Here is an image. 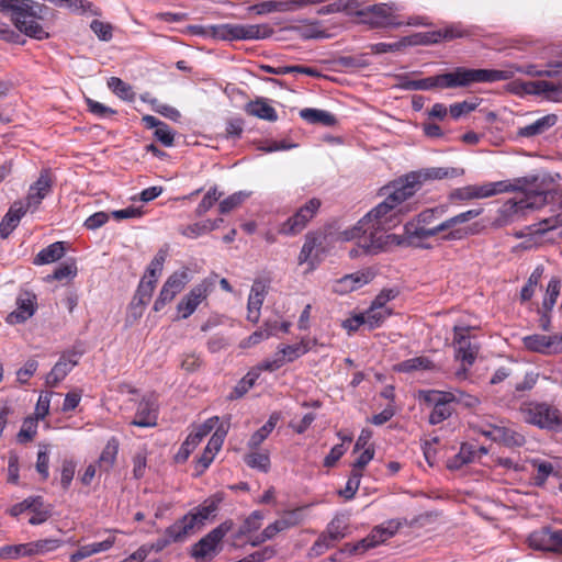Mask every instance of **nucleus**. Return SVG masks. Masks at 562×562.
Here are the masks:
<instances>
[{"instance_id":"obj_6","label":"nucleus","mask_w":562,"mask_h":562,"mask_svg":"<svg viewBox=\"0 0 562 562\" xmlns=\"http://www.w3.org/2000/svg\"><path fill=\"white\" fill-rule=\"evenodd\" d=\"M520 411L526 423L549 430L562 431V415L554 406L536 403L526 405Z\"/></svg>"},{"instance_id":"obj_14","label":"nucleus","mask_w":562,"mask_h":562,"mask_svg":"<svg viewBox=\"0 0 562 562\" xmlns=\"http://www.w3.org/2000/svg\"><path fill=\"white\" fill-rule=\"evenodd\" d=\"M482 209H471L465 212L459 213L450 218L446 220L449 232L441 236V239L445 241L452 240H461L469 235L473 234V231L468 227H459V225L464 224L482 213Z\"/></svg>"},{"instance_id":"obj_47","label":"nucleus","mask_w":562,"mask_h":562,"mask_svg":"<svg viewBox=\"0 0 562 562\" xmlns=\"http://www.w3.org/2000/svg\"><path fill=\"white\" fill-rule=\"evenodd\" d=\"M267 293V286L261 281H256L250 290V294L248 297V306L254 308L252 311L260 310Z\"/></svg>"},{"instance_id":"obj_7","label":"nucleus","mask_w":562,"mask_h":562,"mask_svg":"<svg viewBox=\"0 0 562 562\" xmlns=\"http://www.w3.org/2000/svg\"><path fill=\"white\" fill-rule=\"evenodd\" d=\"M234 522L225 520L207 535L201 538L191 548V557L198 562H209L220 552V543L223 538L232 530Z\"/></svg>"},{"instance_id":"obj_41","label":"nucleus","mask_w":562,"mask_h":562,"mask_svg":"<svg viewBox=\"0 0 562 562\" xmlns=\"http://www.w3.org/2000/svg\"><path fill=\"white\" fill-rule=\"evenodd\" d=\"M390 308H379L371 305L369 310L363 313V319L369 330H372L382 325L387 316L391 315Z\"/></svg>"},{"instance_id":"obj_11","label":"nucleus","mask_w":562,"mask_h":562,"mask_svg":"<svg viewBox=\"0 0 562 562\" xmlns=\"http://www.w3.org/2000/svg\"><path fill=\"white\" fill-rule=\"evenodd\" d=\"M325 236L322 233L310 232L299 255V263L307 262L310 269H315L325 256Z\"/></svg>"},{"instance_id":"obj_50","label":"nucleus","mask_w":562,"mask_h":562,"mask_svg":"<svg viewBox=\"0 0 562 562\" xmlns=\"http://www.w3.org/2000/svg\"><path fill=\"white\" fill-rule=\"evenodd\" d=\"M192 432L187 437V439L182 442L179 451L175 456V460L178 463H183L187 461L191 452L196 448V446L201 442Z\"/></svg>"},{"instance_id":"obj_15","label":"nucleus","mask_w":562,"mask_h":562,"mask_svg":"<svg viewBox=\"0 0 562 562\" xmlns=\"http://www.w3.org/2000/svg\"><path fill=\"white\" fill-rule=\"evenodd\" d=\"M221 502L222 497L214 495L198 506L193 512H190L182 518L178 519V521L182 522L183 525H186V522H190V525H192L190 530L191 536L195 532L196 529L204 525V521L209 519L210 516H212L217 510Z\"/></svg>"},{"instance_id":"obj_22","label":"nucleus","mask_w":562,"mask_h":562,"mask_svg":"<svg viewBox=\"0 0 562 562\" xmlns=\"http://www.w3.org/2000/svg\"><path fill=\"white\" fill-rule=\"evenodd\" d=\"M526 178H535L536 181L528 183L525 188H520L517 191L525 192V198L520 199L526 210H537L547 204V198L549 192L538 189V176H527Z\"/></svg>"},{"instance_id":"obj_59","label":"nucleus","mask_w":562,"mask_h":562,"mask_svg":"<svg viewBox=\"0 0 562 562\" xmlns=\"http://www.w3.org/2000/svg\"><path fill=\"white\" fill-rule=\"evenodd\" d=\"M30 554L29 543L4 546L0 548V558L16 559L19 557H27Z\"/></svg>"},{"instance_id":"obj_19","label":"nucleus","mask_w":562,"mask_h":562,"mask_svg":"<svg viewBox=\"0 0 562 562\" xmlns=\"http://www.w3.org/2000/svg\"><path fill=\"white\" fill-rule=\"evenodd\" d=\"M18 308L8 316L11 324H20L32 317L36 311V295L30 291L20 292L16 299Z\"/></svg>"},{"instance_id":"obj_10","label":"nucleus","mask_w":562,"mask_h":562,"mask_svg":"<svg viewBox=\"0 0 562 562\" xmlns=\"http://www.w3.org/2000/svg\"><path fill=\"white\" fill-rule=\"evenodd\" d=\"M464 175L463 168L454 167H430L424 168L419 171L411 172L402 179L404 184L413 187V195L420 188V186L428 180H442L458 178Z\"/></svg>"},{"instance_id":"obj_26","label":"nucleus","mask_w":562,"mask_h":562,"mask_svg":"<svg viewBox=\"0 0 562 562\" xmlns=\"http://www.w3.org/2000/svg\"><path fill=\"white\" fill-rule=\"evenodd\" d=\"M76 355L66 356L63 355L60 359L55 363L50 372L46 375V384L50 387L57 386L63 381L68 372L77 366V359H74Z\"/></svg>"},{"instance_id":"obj_52","label":"nucleus","mask_w":562,"mask_h":562,"mask_svg":"<svg viewBox=\"0 0 562 562\" xmlns=\"http://www.w3.org/2000/svg\"><path fill=\"white\" fill-rule=\"evenodd\" d=\"M462 36L463 33L459 29L451 26L445 29L443 31H437L429 35H426V40L424 41V43H438L441 40L450 41Z\"/></svg>"},{"instance_id":"obj_64","label":"nucleus","mask_w":562,"mask_h":562,"mask_svg":"<svg viewBox=\"0 0 562 562\" xmlns=\"http://www.w3.org/2000/svg\"><path fill=\"white\" fill-rule=\"evenodd\" d=\"M90 27L99 40L108 42L112 38L113 26L110 23L93 20Z\"/></svg>"},{"instance_id":"obj_35","label":"nucleus","mask_w":562,"mask_h":562,"mask_svg":"<svg viewBox=\"0 0 562 562\" xmlns=\"http://www.w3.org/2000/svg\"><path fill=\"white\" fill-rule=\"evenodd\" d=\"M65 243L63 241H56L47 246L46 248L42 249L35 260V265H46L50 262H55L58 259H60L65 254Z\"/></svg>"},{"instance_id":"obj_23","label":"nucleus","mask_w":562,"mask_h":562,"mask_svg":"<svg viewBox=\"0 0 562 562\" xmlns=\"http://www.w3.org/2000/svg\"><path fill=\"white\" fill-rule=\"evenodd\" d=\"M526 211L522 201L510 199L501 206L493 224L496 227L506 226L524 216Z\"/></svg>"},{"instance_id":"obj_53","label":"nucleus","mask_w":562,"mask_h":562,"mask_svg":"<svg viewBox=\"0 0 562 562\" xmlns=\"http://www.w3.org/2000/svg\"><path fill=\"white\" fill-rule=\"evenodd\" d=\"M263 519V514L260 510L252 512L243 522L239 528L238 535L245 536L252 531H256L261 526V520Z\"/></svg>"},{"instance_id":"obj_3","label":"nucleus","mask_w":562,"mask_h":562,"mask_svg":"<svg viewBox=\"0 0 562 562\" xmlns=\"http://www.w3.org/2000/svg\"><path fill=\"white\" fill-rule=\"evenodd\" d=\"M536 181L535 178H516L514 181L502 180L483 184H469L453 189L448 199L450 202H465L477 199H486L504 192H513L525 188L528 183Z\"/></svg>"},{"instance_id":"obj_51","label":"nucleus","mask_w":562,"mask_h":562,"mask_svg":"<svg viewBox=\"0 0 562 562\" xmlns=\"http://www.w3.org/2000/svg\"><path fill=\"white\" fill-rule=\"evenodd\" d=\"M167 258V252L165 250H159L154 259L150 261L147 271L144 277H148L147 279L157 282L158 276L162 270L164 262Z\"/></svg>"},{"instance_id":"obj_45","label":"nucleus","mask_w":562,"mask_h":562,"mask_svg":"<svg viewBox=\"0 0 562 562\" xmlns=\"http://www.w3.org/2000/svg\"><path fill=\"white\" fill-rule=\"evenodd\" d=\"M543 273V267H537L530 274L527 283L520 291V299L522 302L529 301L533 294L537 285L539 284Z\"/></svg>"},{"instance_id":"obj_33","label":"nucleus","mask_w":562,"mask_h":562,"mask_svg":"<svg viewBox=\"0 0 562 562\" xmlns=\"http://www.w3.org/2000/svg\"><path fill=\"white\" fill-rule=\"evenodd\" d=\"M402 527V522L397 519H390L382 525L374 527L370 532V540H376V546L385 542L392 538L398 529Z\"/></svg>"},{"instance_id":"obj_55","label":"nucleus","mask_w":562,"mask_h":562,"mask_svg":"<svg viewBox=\"0 0 562 562\" xmlns=\"http://www.w3.org/2000/svg\"><path fill=\"white\" fill-rule=\"evenodd\" d=\"M61 541L57 539H44L29 543L30 554H43L57 549Z\"/></svg>"},{"instance_id":"obj_34","label":"nucleus","mask_w":562,"mask_h":562,"mask_svg":"<svg viewBox=\"0 0 562 562\" xmlns=\"http://www.w3.org/2000/svg\"><path fill=\"white\" fill-rule=\"evenodd\" d=\"M117 453L119 441L116 438L113 437L106 442L105 447L103 448L100 454V458L98 460L100 470L109 472L115 463Z\"/></svg>"},{"instance_id":"obj_25","label":"nucleus","mask_w":562,"mask_h":562,"mask_svg":"<svg viewBox=\"0 0 562 562\" xmlns=\"http://www.w3.org/2000/svg\"><path fill=\"white\" fill-rule=\"evenodd\" d=\"M26 213V207L22 201H15L9 209L0 223V237L5 239L19 225L22 216Z\"/></svg>"},{"instance_id":"obj_39","label":"nucleus","mask_w":562,"mask_h":562,"mask_svg":"<svg viewBox=\"0 0 562 562\" xmlns=\"http://www.w3.org/2000/svg\"><path fill=\"white\" fill-rule=\"evenodd\" d=\"M292 30H294L304 40L329 37V34L322 29V22L318 20L310 21L305 26H294Z\"/></svg>"},{"instance_id":"obj_44","label":"nucleus","mask_w":562,"mask_h":562,"mask_svg":"<svg viewBox=\"0 0 562 562\" xmlns=\"http://www.w3.org/2000/svg\"><path fill=\"white\" fill-rule=\"evenodd\" d=\"M475 453L472 446L463 443L459 453L449 461L448 467L452 470L460 469L462 465L472 462L475 458Z\"/></svg>"},{"instance_id":"obj_36","label":"nucleus","mask_w":562,"mask_h":562,"mask_svg":"<svg viewBox=\"0 0 562 562\" xmlns=\"http://www.w3.org/2000/svg\"><path fill=\"white\" fill-rule=\"evenodd\" d=\"M279 418L278 413H272L266 424L251 435L248 441V448L256 450L274 429Z\"/></svg>"},{"instance_id":"obj_37","label":"nucleus","mask_w":562,"mask_h":562,"mask_svg":"<svg viewBox=\"0 0 562 562\" xmlns=\"http://www.w3.org/2000/svg\"><path fill=\"white\" fill-rule=\"evenodd\" d=\"M348 528L347 521L341 517H335L327 526L326 531L322 533L327 541L334 546L339 540L346 537Z\"/></svg>"},{"instance_id":"obj_28","label":"nucleus","mask_w":562,"mask_h":562,"mask_svg":"<svg viewBox=\"0 0 562 562\" xmlns=\"http://www.w3.org/2000/svg\"><path fill=\"white\" fill-rule=\"evenodd\" d=\"M514 85L518 86L520 90L527 94H546L547 97H551L553 93L559 92L562 88V82L554 83L552 81L546 80L527 81L519 83L515 82Z\"/></svg>"},{"instance_id":"obj_12","label":"nucleus","mask_w":562,"mask_h":562,"mask_svg":"<svg viewBox=\"0 0 562 562\" xmlns=\"http://www.w3.org/2000/svg\"><path fill=\"white\" fill-rule=\"evenodd\" d=\"M524 347L542 355L562 353V334L550 336L533 334L522 338Z\"/></svg>"},{"instance_id":"obj_46","label":"nucleus","mask_w":562,"mask_h":562,"mask_svg":"<svg viewBox=\"0 0 562 562\" xmlns=\"http://www.w3.org/2000/svg\"><path fill=\"white\" fill-rule=\"evenodd\" d=\"M245 462L252 469H258L262 472H268L270 469V458L268 453L252 451L245 456Z\"/></svg>"},{"instance_id":"obj_27","label":"nucleus","mask_w":562,"mask_h":562,"mask_svg":"<svg viewBox=\"0 0 562 562\" xmlns=\"http://www.w3.org/2000/svg\"><path fill=\"white\" fill-rule=\"evenodd\" d=\"M301 520L302 515L300 509L285 512L281 518L265 528V536L274 538L279 532L297 526Z\"/></svg>"},{"instance_id":"obj_4","label":"nucleus","mask_w":562,"mask_h":562,"mask_svg":"<svg viewBox=\"0 0 562 562\" xmlns=\"http://www.w3.org/2000/svg\"><path fill=\"white\" fill-rule=\"evenodd\" d=\"M26 5L19 3L23 8V11L14 10L10 14L11 21L20 33L34 40H46L49 37V33L44 30L40 24V20H43L48 11V7L33 0H24Z\"/></svg>"},{"instance_id":"obj_5","label":"nucleus","mask_w":562,"mask_h":562,"mask_svg":"<svg viewBox=\"0 0 562 562\" xmlns=\"http://www.w3.org/2000/svg\"><path fill=\"white\" fill-rule=\"evenodd\" d=\"M212 37L222 41L263 40L273 34V29L267 24H220L210 27Z\"/></svg>"},{"instance_id":"obj_9","label":"nucleus","mask_w":562,"mask_h":562,"mask_svg":"<svg viewBox=\"0 0 562 562\" xmlns=\"http://www.w3.org/2000/svg\"><path fill=\"white\" fill-rule=\"evenodd\" d=\"M322 202L313 198L302 205L291 217L283 222L278 232L286 236H294L301 233L307 223L316 215Z\"/></svg>"},{"instance_id":"obj_29","label":"nucleus","mask_w":562,"mask_h":562,"mask_svg":"<svg viewBox=\"0 0 562 562\" xmlns=\"http://www.w3.org/2000/svg\"><path fill=\"white\" fill-rule=\"evenodd\" d=\"M405 234L409 238L426 239L438 235L439 233H448L449 228L446 221L435 226H418L414 222H409L404 226Z\"/></svg>"},{"instance_id":"obj_2","label":"nucleus","mask_w":562,"mask_h":562,"mask_svg":"<svg viewBox=\"0 0 562 562\" xmlns=\"http://www.w3.org/2000/svg\"><path fill=\"white\" fill-rule=\"evenodd\" d=\"M514 75L513 70L456 67L451 71L423 79H405L400 86L405 90L413 91L469 88L474 83L509 80Z\"/></svg>"},{"instance_id":"obj_16","label":"nucleus","mask_w":562,"mask_h":562,"mask_svg":"<svg viewBox=\"0 0 562 562\" xmlns=\"http://www.w3.org/2000/svg\"><path fill=\"white\" fill-rule=\"evenodd\" d=\"M191 528L190 522L183 525L177 520L165 530V537L157 539L148 549L160 552L172 542H183L190 536Z\"/></svg>"},{"instance_id":"obj_60","label":"nucleus","mask_w":562,"mask_h":562,"mask_svg":"<svg viewBox=\"0 0 562 562\" xmlns=\"http://www.w3.org/2000/svg\"><path fill=\"white\" fill-rule=\"evenodd\" d=\"M443 213H445L443 206L427 209L417 215L416 222H414V223L418 226H428L431 223H434V221L437 217H440Z\"/></svg>"},{"instance_id":"obj_49","label":"nucleus","mask_w":562,"mask_h":562,"mask_svg":"<svg viewBox=\"0 0 562 562\" xmlns=\"http://www.w3.org/2000/svg\"><path fill=\"white\" fill-rule=\"evenodd\" d=\"M560 279L552 278L547 286V293L542 302V310L551 311L557 302V299L560 294Z\"/></svg>"},{"instance_id":"obj_48","label":"nucleus","mask_w":562,"mask_h":562,"mask_svg":"<svg viewBox=\"0 0 562 562\" xmlns=\"http://www.w3.org/2000/svg\"><path fill=\"white\" fill-rule=\"evenodd\" d=\"M189 281L188 269L175 271L164 283L173 293H180Z\"/></svg>"},{"instance_id":"obj_42","label":"nucleus","mask_w":562,"mask_h":562,"mask_svg":"<svg viewBox=\"0 0 562 562\" xmlns=\"http://www.w3.org/2000/svg\"><path fill=\"white\" fill-rule=\"evenodd\" d=\"M259 378V372L256 370H250L234 387V390L228 395L229 400H237L243 397L256 383Z\"/></svg>"},{"instance_id":"obj_56","label":"nucleus","mask_w":562,"mask_h":562,"mask_svg":"<svg viewBox=\"0 0 562 562\" xmlns=\"http://www.w3.org/2000/svg\"><path fill=\"white\" fill-rule=\"evenodd\" d=\"M222 196L221 192H217L216 188H211L205 195L203 196L202 201L199 203V205L195 209V215L202 216L204 215L213 205L215 202Z\"/></svg>"},{"instance_id":"obj_24","label":"nucleus","mask_w":562,"mask_h":562,"mask_svg":"<svg viewBox=\"0 0 562 562\" xmlns=\"http://www.w3.org/2000/svg\"><path fill=\"white\" fill-rule=\"evenodd\" d=\"M530 546L539 550L554 551L562 547V530H542L535 532L529 538Z\"/></svg>"},{"instance_id":"obj_18","label":"nucleus","mask_w":562,"mask_h":562,"mask_svg":"<svg viewBox=\"0 0 562 562\" xmlns=\"http://www.w3.org/2000/svg\"><path fill=\"white\" fill-rule=\"evenodd\" d=\"M156 397L154 395L144 396L137 406V411L131 425L137 427H154L157 424Z\"/></svg>"},{"instance_id":"obj_13","label":"nucleus","mask_w":562,"mask_h":562,"mask_svg":"<svg viewBox=\"0 0 562 562\" xmlns=\"http://www.w3.org/2000/svg\"><path fill=\"white\" fill-rule=\"evenodd\" d=\"M453 345L456 358L460 359L463 364L472 366L476 359L479 347L471 342L470 327H453Z\"/></svg>"},{"instance_id":"obj_61","label":"nucleus","mask_w":562,"mask_h":562,"mask_svg":"<svg viewBox=\"0 0 562 562\" xmlns=\"http://www.w3.org/2000/svg\"><path fill=\"white\" fill-rule=\"evenodd\" d=\"M362 477V473H358V470L351 471V474L347 481L346 487L339 492V495L344 496L346 499L353 498L360 486V480Z\"/></svg>"},{"instance_id":"obj_31","label":"nucleus","mask_w":562,"mask_h":562,"mask_svg":"<svg viewBox=\"0 0 562 562\" xmlns=\"http://www.w3.org/2000/svg\"><path fill=\"white\" fill-rule=\"evenodd\" d=\"M245 111L251 116L269 122H276L278 120L277 111L262 98L248 102L245 106Z\"/></svg>"},{"instance_id":"obj_57","label":"nucleus","mask_w":562,"mask_h":562,"mask_svg":"<svg viewBox=\"0 0 562 562\" xmlns=\"http://www.w3.org/2000/svg\"><path fill=\"white\" fill-rule=\"evenodd\" d=\"M249 196L248 193L239 191L236 192L228 198L224 199L218 206V210L222 214H227L232 210L239 206Z\"/></svg>"},{"instance_id":"obj_63","label":"nucleus","mask_w":562,"mask_h":562,"mask_svg":"<svg viewBox=\"0 0 562 562\" xmlns=\"http://www.w3.org/2000/svg\"><path fill=\"white\" fill-rule=\"evenodd\" d=\"M77 274V266L75 261L61 263L57 267L52 276H48V279L53 280H64L67 278H74Z\"/></svg>"},{"instance_id":"obj_54","label":"nucleus","mask_w":562,"mask_h":562,"mask_svg":"<svg viewBox=\"0 0 562 562\" xmlns=\"http://www.w3.org/2000/svg\"><path fill=\"white\" fill-rule=\"evenodd\" d=\"M398 367L401 371L411 372L415 370H429L432 369L434 364L426 357H417L403 361Z\"/></svg>"},{"instance_id":"obj_17","label":"nucleus","mask_w":562,"mask_h":562,"mask_svg":"<svg viewBox=\"0 0 562 562\" xmlns=\"http://www.w3.org/2000/svg\"><path fill=\"white\" fill-rule=\"evenodd\" d=\"M207 294L209 285L204 282L192 288L177 305V310L181 314L180 318H188L192 315L201 302L207 297Z\"/></svg>"},{"instance_id":"obj_38","label":"nucleus","mask_w":562,"mask_h":562,"mask_svg":"<svg viewBox=\"0 0 562 562\" xmlns=\"http://www.w3.org/2000/svg\"><path fill=\"white\" fill-rule=\"evenodd\" d=\"M496 442L503 443L506 447H521L525 445V436L517 432L512 428L504 426L496 427Z\"/></svg>"},{"instance_id":"obj_30","label":"nucleus","mask_w":562,"mask_h":562,"mask_svg":"<svg viewBox=\"0 0 562 562\" xmlns=\"http://www.w3.org/2000/svg\"><path fill=\"white\" fill-rule=\"evenodd\" d=\"M557 122L558 116L555 114H548L538 119L531 124L518 128L517 135L520 137H532L536 135H540L547 132L552 126H554Z\"/></svg>"},{"instance_id":"obj_58","label":"nucleus","mask_w":562,"mask_h":562,"mask_svg":"<svg viewBox=\"0 0 562 562\" xmlns=\"http://www.w3.org/2000/svg\"><path fill=\"white\" fill-rule=\"evenodd\" d=\"M285 4H283V1H265L258 4H254L249 7V11L262 15L268 14L272 12H284Z\"/></svg>"},{"instance_id":"obj_8","label":"nucleus","mask_w":562,"mask_h":562,"mask_svg":"<svg viewBox=\"0 0 562 562\" xmlns=\"http://www.w3.org/2000/svg\"><path fill=\"white\" fill-rule=\"evenodd\" d=\"M422 398L434 406L429 415V424L431 425H437L448 419L453 412L450 404L453 403V401H461L453 392L435 390L423 392Z\"/></svg>"},{"instance_id":"obj_43","label":"nucleus","mask_w":562,"mask_h":562,"mask_svg":"<svg viewBox=\"0 0 562 562\" xmlns=\"http://www.w3.org/2000/svg\"><path fill=\"white\" fill-rule=\"evenodd\" d=\"M108 87L119 98L126 100V101L134 100L135 93L133 92L132 87L128 83L124 82L122 79H120L117 77H111L108 80Z\"/></svg>"},{"instance_id":"obj_20","label":"nucleus","mask_w":562,"mask_h":562,"mask_svg":"<svg viewBox=\"0 0 562 562\" xmlns=\"http://www.w3.org/2000/svg\"><path fill=\"white\" fill-rule=\"evenodd\" d=\"M372 279L373 273L370 270L346 274L335 281L333 291L337 294H347L368 284Z\"/></svg>"},{"instance_id":"obj_32","label":"nucleus","mask_w":562,"mask_h":562,"mask_svg":"<svg viewBox=\"0 0 562 562\" xmlns=\"http://www.w3.org/2000/svg\"><path fill=\"white\" fill-rule=\"evenodd\" d=\"M300 116L311 124L334 126L337 120L334 114L328 111L306 108L300 111Z\"/></svg>"},{"instance_id":"obj_1","label":"nucleus","mask_w":562,"mask_h":562,"mask_svg":"<svg viewBox=\"0 0 562 562\" xmlns=\"http://www.w3.org/2000/svg\"><path fill=\"white\" fill-rule=\"evenodd\" d=\"M386 195L351 229L339 234L341 240L358 239V246L366 254H378L386 244L385 233L401 223V216L411 209L404 204L413 196V187L404 184L403 180L394 182L383 189Z\"/></svg>"},{"instance_id":"obj_21","label":"nucleus","mask_w":562,"mask_h":562,"mask_svg":"<svg viewBox=\"0 0 562 562\" xmlns=\"http://www.w3.org/2000/svg\"><path fill=\"white\" fill-rule=\"evenodd\" d=\"M366 18L362 20L363 23L371 25L372 27H386L397 26L400 23L395 22V16L392 14V8L387 4H375L367 8Z\"/></svg>"},{"instance_id":"obj_62","label":"nucleus","mask_w":562,"mask_h":562,"mask_svg":"<svg viewBox=\"0 0 562 562\" xmlns=\"http://www.w3.org/2000/svg\"><path fill=\"white\" fill-rule=\"evenodd\" d=\"M305 349L301 345H286L282 346L278 350V355L283 359L284 364L297 359L300 356L305 353Z\"/></svg>"},{"instance_id":"obj_40","label":"nucleus","mask_w":562,"mask_h":562,"mask_svg":"<svg viewBox=\"0 0 562 562\" xmlns=\"http://www.w3.org/2000/svg\"><path fill=\"white\" fill-rule=\"evenodd\" d=\"M516 71L531 77L558 78L562 76V63L551 66L550 69L539 70L536 65L517 66Z\"/></svg>"}]
</instances>
